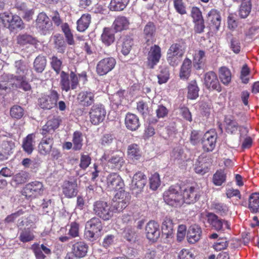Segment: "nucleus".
<instances>
[{
    "label": "nucleus",
    "mask_w": 259,
    "mask_h": 259,
    "mask_svg": "<svg viewBox=\"0 0 259 259\" xmlns=\"http://www.w3.org/2000/svg\"><path fill=\"white\" fill-rule=\"evenodd\" d=\"M205 217L207 223L212 229L216 231L223 232L227 229H231L230 223L229 221L219 218L213 212H207Z\"/></svg>",
    "instance_id": "1"
},
{
    "label": "nucleus",
    "mask_w": 259,
    "mask_h": 259,
    "mask_svg": "<svg viewBox=\"0 0 259 259\" xmlns=\"http://www.w3.org/2000/svg\"><path fill=\"white\" fill-rule=\"evenodd\" d=\"M102 222L98 218H93L88 221L85 225L84 236L86 239L93 241L98 237L102 230Z\"/></svg>",
    "instance_id": "2"
},
{
    "label": "nucleus",
    "mask_w": 259,
    "mask_h": 259,
    "mask_svg": "<svg viewBox=\"0 0 259 259\" xmlns=\"http://www.w3.org/2000/svg\"><path fill=\"white\" fill-rule=\"evenodd\" d=\"M94 211L96 215L105 221L109 220L114 213L111 205L103 201H97L94 203Z\"/></svg>",
    "instance_id": "3"
},
{
    "label": "nucleus",
    "mask_w": 259,
    "mask_h": 259,
    "mask_svg": "<svg viewBox=\"0 0 259 259\" xmlns=\"http://www.w3.org/2000/svg\"><path fill=\"white\" fill-rule=\"evenodd\" d=\"M59 95L55 90H51L48 95H44L38 99V104L44 110H50L57 105Z\"/></svg>",
    "instance_id": "4"
},
{
    "label": "nucleus",
    "mask_w": 259,
    "mask_h": 259,
    "mask_svg": "<svg viewBox=\"0 0 259 259\" xmlns=\"http://www.w3.org/2000/svg\"><path fill=\"white\" fill-rule=\"evenodd\" d=\"M107 187L109 191H113L115 194H121L124 192V183L121 177L116 173H112L107 178Z\"/></svg>",
    "instance_id": "5"
},
{
    "label": "nucleus",
    "mask_w": 259,
    "mask_h": 259,
    "mask_svg": "<svg viewBox=\"0 0 259 259\" xmlns=\"http://www.w3.org/2000/svg\"><path fill=\"white\" fill-rule=\"evenodd\" d=\"M106 114V110L102 105H94L89 112L90 121L93 124L98 125L104 120Z\"/></svg>",
    "instance_id": "6"
},
{
    "label": "nucleus",
    "mask_w": 259,
    "mask_h": 259,
    "mask_svg": "<svg viewBox=\"0 0 259 259\" xmlns=\"http://www.w3.org/2000/svg\"><path fill=\"white\" fill-rule=\"evenodd\" d=\"M37 29L44 35L47 34L52 29V23L50 18L44 12L40 13L36 20Z\"/></svg>",
    "instance_id": "7"
},
{
    "label": "nucleus",
    "mask_w": 259,
    "mask_h": 259,
    "mask_svg": "<svg viewBox=\"0 0 259 259\" xmlns=\"http://www.w3.org/2000/svg\"><path fill=\"white\" fill-rule=\"evenodd\" d=\"M16 75L11 74H4L3 78L6 77L8 79L22 80L27 73L28 66L22 60L16 61L15 62Z\"/></svg>",
    "instance_id": "8"
},
{
    "label": "nucleus",
    "mask_w": 259,
    "mask_h": 259,
    "mask_svg": "<svg viewBox=\"0 0 259 259\" xmlns=\"http://www.w3.org/2000/svg\"><path fill=\"white\" fill-rule=\"evenodd\" d=\"M218 135L213 131L207 132L201 140L202 148L206 152L212 151L215 147Z\"/></svg>",
    "instance_id": "9"
},
{
    "label": "nucleus",
    "mask_w": 259,
    "mask_h": 259,
    "mask_svg": "<svg viewBox=\"0 0 259 259\" xmlns=\"http://www.w3.org/2000/svg\"><path fill=\"white\" fill-rule=\"evenodd\" d=\"M116 64L115 60L112 57H108L100 60L97 65V72L100 75L106 74L111 71Z\"/></svg>",
    "instance_id": "10"
},
{
    "label": "nucleus",
    "mask_w": 259,
    "mask_h": 259,
    "mask_svg": "<svg viewBox=\"0 0 259 259\" xmlns=\"http://www.w3.org/2000/svg\"><path fill=\"white\" fill-rule=\"evenodd\" d=\"M130 200V195H114L110 204L114 212H119L124 209L128 204Z\"/></svg>",
    "instance_id": "11"
},
{
    "label": "nucleus",
    "mask_w": 259,
    "mask_h": 259,
    "mask_svg": "<svg viewBox=\"0 0 259 259\" xmlns=\"http://www.w3.org/2000/svg\"><path fill=\"white\" fill-rule=\"evenodd\" d=\"M204 84L208 90H215L218 92L222 91L221 84L217 74L213 71H209L204 75Z\"/></svg>",
    "instance_id": "12"
},
{
    "label": "nucleus",
    "mask_w": 259,
    "mask_h": 259,
    "mask_svg": "<svg viewBox=\"0 0 259 259\" xmlns=\"http://www.w3.org/2000/svg\"><path fill=\"white\" fill-rule=\"evenodd\" d=\"M66 230L68 231L65 236L59 237V240L62 242H66L70 239L79 237V225L78 223L73 222H71L66 227Z\"/></svg>",
    "instance_id": "13"
},
{
    "label": "nucleus",
    "mask_w": 259,
    "mask_h": 259,
    "mask_svg": "<svg viewBox=\"0 0 259 259\" xmlns=\"http://www.w3.org/2000/svg\"><path fill=\"white\" fill-rule=\"evenodd\" d=\"M4 23L7 21L9 23V26L12 29H22L24 28V24L21 18L17 16H10L9 14L4 13L0 17Z\"/></svg>",
    "instance_id": "14"
},
{
    "label": "nucleus",
    "mask_w": 259,
    "mask_h": 259,
    "mask_svg": "<svg viewBox=\"0 0 259 259\" xmlns=\"http://www.w3.org/2000/svg\"><path fill=\"white\" fill-rule=\"evenodd\" d=\"M38 144V151L40 154L46 155L49 154L54 144V138L52 135H44Z\"/></svg>",
    "instance_id": "15"
},
{
    "label": "nucleus",
    "mask_w": 259,
    "mask_h": 259,
    "mask_svg": "<svg viewBox=\"0 0 259 259\" xmlns=\"http://www.w3.org/2000/svg\"><path fill=\"white\" fill-rule=\"evenodd\" d=\"M95 95L94 91L83 90L78 94L77 100L80 105L83 107H89L94 103Z\"/></svg>",
    "instance_id": "16"
},
{
    "label": "nucleus",
    "mask_w": 259,
    "mask_h": 259,
    "mask_svg": "<svg viewBox=\"0 0 259 259\" xmlns=\"http://www.w3.org/2000/svg\"><path fill=\"white\" fill-rule=\"evenodd\" d=\"M146 233L149 240L156 241L160 234L159 224L154 221H149L146 226Z\"/></svg>",
    "instance_id": "17"
},
{
    "label": "nucleus",
    "mask_w": 259,
    "mask_h": 259,
    "mask_svg": "<svg viewBox=\"0 0 259 259\" xmlns=\"http://www.w3.org/2000/svg\"><path fill=\"white\" fill-rule=\"evenodd\" d=\"M147 183V177L142 172L138 171L133 176L131 188L132 190H137V193L141 192Z\"/></svg>",
    "instance_id": "18"
},
{
    "label": "nucleus",
    "mask_w": 259,
    "mask_h": 259,
    "mask_svg": "<svg viewBox=\"0 0 259 259\" xmlns=\"http://www.w3.org/2000/svg\"><path fill=\"white\" fill-rule=\"evenodd\" d=\"M163 195V199L165 202L169 205L175 207H179L184 203L187 204L193 203L195 201V199L193 197V199L191 201L187 199H183V195Z\"/></svg>",
    "instance_id": "19"
},
{
    "label": "nucleus",
    "mask_w": 259,
    "mask_h": 259,
    "mask_svg": "<svg viewBox=\"0 0 259 259\" xmlns=\"http://www.w3.org/2000/svg\"><path fill=\"white\" fill-rule=\"evenodd\" d=\"M161 56V49L158 46L155 45L151 47L147 57L148 65L151 68L159 62Z\"/></svg>",
    "instance_id": "20"
},
{
    "label": "nucleus",
    "mask_w": 259,
    "mask_h": 259,
    "mask_svg": "<svg viewBox=\"0 0 259 259\" xmlns=\"http://www.w3.org/2000/svg\"><path fill=\"white\" fill-rule=\"evenodd\" d=\"M61 120L59 117H53L50 119L41 130V134L50 135L53 137L54 133L59 126Z\"/></svg>",
    "instance_id": "21"
},
{
    "label": "nucleus",
    "mask_w": 259,
    "mask_h": 259,
    "mask_svg": "<svg viewBox=\"0 0 259 259\" xmlns=\"http://www.w3.org/2000/svg\"><path fill=\"white\" fill-rule=\"evenodd\" d=\"M15 147V143L12 141H4L0 147V160L8 159L13 153Z\"/></svg>",
    "instance_id": "22"
},
{
    "label": "nucleus",
    "mask_w": 259,
    "mask_h": 259,
    "mask_svg": "<svg viewBox=\"0 0 259 259\" xmlns=\"http://www.w3.org/2000/svg\"><path fill=\"white\" fill-rule=\"evenodd\" d=\"M31 249L32 250L36 259H45L46 257L45 254L49 255L51 254V250L44 244L40 245L38 243H35L31 245Z\"/></svg>",
    "instance_id": "23"
},
{
    "label": "nucleus",
    "mask_w": 259,
    "mask_h": 259,
    "mask_svg": "<svg viewBox=\"0 0 259 259\" xmlns=\"http://www.w3.org/2000/svg\"><path fill=\"white\" fill-rule=\"evenodd\" d=\"M16 8L19 11V14L25 20L29 21L32 19L34 14L33 9L28 8L24 3L17 2Z\"/></svg>",
    "instance_id": "24"
},
{
    "label": "nucleus",
    "mask_w": 259,
    "mask_h": 259,
    "mask_svg": "<svg viewBox=\"0 0 259 259\" xmlns=\"http://www.w3.org/2000/svg\"><path fill=\"white\" fill-rule=\"evenodd\" d=\"M124 121L126 127L132 131H136L140 126L139 118L135 114L127 113Z\"/></svg>",
    "instance_id": "25"
},
{
    "label": "nucleus",
    "mask_w": 259,
    "mask_h": 259,
    "mask_svg": "<svg viewBox=\"0 0 259 259\" xmlns=\"http://www.w3.org/2000/svg\"><path fill=\"white\" fill-rule=\"evenodd\" d=\"M202 231L201 228L196 225L191 226L187 233V237L188 241L194 244L197 242L201 238Z\"/></svg>",
    "instance_id": "26"
},
{
    "label": "nucleus",
    "mask_w": 259,
    "mask_h": 259,
    "mask_svg": "<svg viewBox=\"0 0 259 259\" xmlns=\"http://www.w3.org/2000/svg\"><path fill=\"white\" fill-rule=\"evenodd\" d=\"M186 47L185 41L183 39H180L172 44L167 52L182 57L186 51Z\"/></svg>",
    "instance_id": "27"
},
{
    "label": "nucleus",
    "mask_w": 259,
    "mask_h": 259,
    "mask_svg": "<svg viewBox=\"0 0 259 259\" xmlns=\"http://www.w3.org/2000/svg\"><path fill=\"white\" fill-rule=\"evenodd\" d=\"M224 122L226 132L232 135L235 134L240 126L234 117L231 115L226 116Z\"/></svg>",
    "instance_id": "28"
},
{
    "label": "nucleus",
    "mask_w": 259,
    "mask_h": 259,
    "mask_svg": "<svg viewBox=\"0 0 259 259\" xmlns=\"http://www.w3.org/2000/svg\"><path fill=\"white\" fill-rule=\"evenodd\" d=\"M89 246L82 241L75 243L72 246V253L77 257H83L86 255Z\"/></svg>",
    "instance_id": "29"
},
{
    "label": "nucleus",
    "mask_w": 259,
    "mask_h": 259,
    "mask_svg": "<svg viewBox=\"0 0 259 259\" xmlns=\"http://www.w3.org/2000/svg\"><path fill=\"white\" fill-rule=\"evenodd\" d=\"M44 186L38 181H35L26 185L23 189V193L41 194L44 193Z\"/></svg>",
    "instance_id": "30"
},
{
    "label": "nucleus",
    "mask_w": 259,
    "mask_h": 259,
    "mask_svg": "<svg viewBox=\"0 0 259 259\" xmlns=\"http://www.w3.org/2000/svg\"><path fill=\"white\" fill-rule=\"evenodd\" d=\"M35 136L34 134L28 135L23 140L22 147L23 150L28 154L32 153L35 145L34 139Z\"/></svg>",
    "instance_id": "31"
},
{
    "label": "nucleus",
    "mask_w": 259,
    "mask_h": 259,
    "mask_svg": "<svg viewBox=\"0 0 259 259\" xmlns=\"http://www.w3.org/2000/svg\"><path fill=\"white\" fill-rule=\"evenodd\" d=\"M192 62L188 58H185L183 62L180 71V77L181 79H187L191 73Z\"/></svg>",
    "instance_id": "32"
},
{
    "label": "nucleus",
    "mask_w": 259,
    "mask_h": 259,
    "mask_svg": "<svg viewBox=\"0 0 259 259\" xmlns=\"http://www.w3.org/2000/svg\"><path fill=\"white\" fill-rule=\"evenodd\" d=\"M54 48H55L58 53H64L66 50V44L64 40V37L60 34H56L52 36Z\"/></svg>",
    "instance_id": "33"
},
{
    "label": "nucleus",
    "mask_w": 259,
    "mask_h": 259,
    "mask_svg": "<svg viewBox=\"0 0 259 259\" xmlns=\"http://www.w3.org/2000/svg\"><path fill=\"white\" fill-rule=\"evenodd\" d=\"M101 39L106 46H110L115 40L114 31L109 28H104L101 36Z\"/></svg>",
    "instance_id": "34"
},
{
    "label": "nucleus",
    "mask_w": 259,
    "mask_h": 259,
    "mask_svg": "<svg viewBox=\"0 0 259 259\" xmlns=\"http://www.w3.org/2000/svg\"><path fill=\"white\" fill-rule=\"evenodd\" d=\"M116 139L112 134H104L100 139V144L102 146L106 148H112L116 147Z\"/></svg>",
    "instance_id": "35"
},
{
    "label": "nucleus",
    "mask_w": 259,
    "mask_h": 259,
    "mask_svg": "<svg viewBox=\"0 0 259 259\" xmlns=\"http://www.w3.org/2000/svg\"><path fill=\"white\" fill-rule=\"evenodd\" d=\"M207 18L208 21H210L216 30H218L221 22V16L220 12L217 10L212 9L208 13Z\"/></svg>",
    "instance_id": "36"
},
{
    "label": "nucleus",
    "mask_w": 259,
    "mask_h": 259,
    "mask_svg": "<svg viewBox=\"0 0 259 259\" xmlns=\"http://www.w3.org/2000/svg\"><path fill=\"white\" fill-rule=\"evenodd\" d=\"M108 162L112 164L115 168L120 169L125 162L124 154L121 151H118L108 160Z\"/></svg>",
    "instance_id": "37"
},
{
    "label": "nucleus",
    "mask_w": 259,
    "mask_h": 259,
    "mask_svg": "<svg viewBox=\"0 0 259 259\" xmlns=\"http://www.w3.org/2000/svg\"><path fill=\"white\" fill-rule=\"evenodd\" d=\"M91 16L89 14H83L77 21V29L80 32L84 31L89 26Z\"/></svg>",
    "instance_id": "38"
},
{
    "label": "nucleus",
    "mask_w": 259,
    "mask_h": 259,
    "mask_svg": "<svg viewBox=\"0 0 259 259\" xmlns=\"http://www.w3.org/2000/svg\"><path fill=\"white\" fill-rule=\"evenodd\" d=\"M187 97L190 100H195L199 96V88L195 80L191 81L187 87Z\"/></svg>",
    "instance_id": "39"
},
{
    "label": "nucleus",
    "mask_w": 259,
    "mask_h": 259,
    "mask_svg": "<svg viewBox=\"0 0 259 259\" xmlns=\"http://www.w3.org/2000/svg\"><path fill=\"white\" fill-rule=\"evenodd\" d=\"M162 230L167 238L172 237L173 223L169 218L166 217L164 219L162 224Z\"/></svg>",
    "instance_id": "40"
},
{
    "label": "nucleus",
    "mask_w": 259,
    "mask_h": 259,
    "mask_svg": "<svg viewBox=\"0 0 259 259\" xmlns=\"http://www.w3.org/2000/svg\"><path fill=\"white\" fill-rule=\"evenodd\" d=\"M47 65V59L46 57L38 55L33 62V68L37 73H42Z\"/></svg>",
    "instance_id": "41"
},
{
    "label": "nucleus",
    "mask_w": 259,
    "mask_h": 259,
    "mask_svg": "<svg viewBox=\"0 0 259 259\" xmlns=\"http://www.w3.org/2000/svg\"><path fill=\"white\" fill-rule=\"evenodd\" d=\"M211 209L222 217L227 215L229 211L228 207L225 204L218 202H213Z\"/></svg>",
    "instance_id": "42"
},
{
    "label": "nucleus",
    "mask_w": 259,
    "mask_h": 259,
    "mask_svg": "<svg viewBox=\"0 0 259 259\" xmlns=\"http://www.w3.org/2000/svg\"><path fill=\"white\" fill-rule=\"evenodd\" d=\"M128 24V20L125 17L119 16L116 18L113 25L116 31H120L126 29Z\"/></svg>",
    "instance_id": "43"
},
{
    "label": "nucleus",
    "mask_w": 259,
    "mask_h": 259,
    "mask_svg": "<svg viewBox=\"0 0 259 259\" xmlns=\"http://www.w3.org/2000/svg\"><path fill=\"white\" fill-rule=\"evenodd\" d=\"M251 9V0H243L240 7L239 15L241 18H246Z\"/></svg>",
    "instance_id": "44"
},
{
    "label": "nucleus",
    "mask_w": 259,
    "mask_h": 259,
    "mask_svg": "<svg viewBox=\"0 0 259 259\" xmlns=\"http://www.w3.org/2000/svg\"><path fill=\"white\" fill-rule=\"evenodd\" d=\"M156 27L153 22H149L145 26L144 29V34L147 42L153 39L155 35Z\"/></svg>",
    "instance_id": "45"
},
{
    "label": "nucleus",
    "mask_w": 259,
    "mask_h": 259,
    "mask_svg": "<svg viewBox=\"0 0 259 259\" xmlns=\"http://www.w3.org/2000/svg\"><path fill=\"white\" fill-rule=\"evenodd\" d=\"M227 38L230 48L234 53L238 54L241 49L239 40L236 37H233L231 34H227Z\"/></svg>",
    "instance_id": "46"
},
{
    "label": "nucleus",
    "mask_w": 259,
    "mask_h": 259,
    "mask_svg": "<svg viewBox=\"0 0 259 259\" xmlns=\"http://www.w3.org/2000/svg\"><path fill=\"white\" fill-rule=\"evenodd\" d=\"M248 208L252 213H259V195H250Z\"/></svg>",
    "instance_id": "47"
},
{
    "label": "nucleus",
    "mask_w": 259,
    "mask_h": 259,
    "mask_svg": "<svg viewBox=\"0 0 259 259\" xmlns=\"http://www.w3.org/2000/svg\"><path fill=\"white\" fill-rule=\"evenodd\" d=\"M19 239L23 243L28 242L34 239V235L30 229L25 228L20 232Z\"/></svg>",
    "instance_id": "48"
},
{
    "label": "nucleus",
    "mask_w": 259,
    "mask_h": 259,
    "mask_svg": "<svg viewBox=\"0 0 259 259\" xmlns=\"http://www.w3.org/2000/svg\"><path fill=\"white\" fill-rule=\"evenodd\" d=\"M128 2L129 0H111L110 9L112 11H122L126 7Z\"/></svg>",
    "instance_id": "49"
},
{
    "label": "nucleus",
    "mask_w": 259,
    "mask_h": 259,
    "mask_svg": "<svg viewBox=\"0 0 259 259\" xmlns=\"http://www.w3.org/2000/svg\"><path fill=\"white\" fill-rule=\"evenodd\" d=\"M220 78L224 84H228L231 80V73L230 70L226 67L220 69Z\"/></svg>",
    "instance_id": "50"
},
{
    "label": "nucleus",
    "mask_w": 259,
    "mask_h": 259,
    "mask_svg": "<svg viewBox=\"0 0 259 259\" xmlns=\"http://www.w3.org/2000/svg\"><path fill=\"white\" fill-rule=\"evenodd\" d=\"M60 83L62 90L69 91L71 89L70 75L62 71L60 74Z\"/></svg>",
    "instance_id": "51"
},
{
    "label": "nucleus",
    "mask_w": 259,
    "mask_h": 259,
    "mask_svg": "<svg viewBox=\"0 0 259 259\" xmlns=\"http://www.w3.org/2000/svg\"><path fill=\"white\" fill-rule=\"evenodd\" d=\"M63 192L64 194L77 193V184L73 182H64L63 185Z\"/></svg>",
    "instance_id": "52"
},
{
    "label": "nucleus",
    "mask_w": 259,
    "mask_h": 259,
    "mask_svg": "<svg viewBox=\"0 0 259 259\" xmlns=\"http://www.w3.org/2000/svg\"><path fill=\"white\" fill-rule=\"evenodd\" d=\"M17 44L24 46L27 44H33L35 42V39L31 35L27 34H19L17 37Z\"/></svg>",
    "instance_id": "53"
},
{
    "label": "nucleus",
    "mask_w": 259,
    "mask_h": 259,
    "mask_svg": "<svg viewBox=\"0 0 259 259\" xmlns=\"http://www.w3.org/2000/svg\"><path fill=\"white\" fill-rule=\"evenodd\" d=\"M82 134L78 131H76L73 134V149L75 150H79L82 146Z\"/></svg>",
    "instance_id": "54"
},
{
    "label": "nucleus",
    "mask_w": 259,
    "mask_h": 259,
    "mask_svg": "<svg viewBox=\"0 0 259 259\" xmlns=\"http://www.w3.org/2000/svg\"><path fill=\"white\" fill-rule=\"evenodd\" d=\"M127 153L129 158L132 159L138 160L141 157L139 147L135 144L128 146Z\"/></svg>",
    "instance_id": "55"
},
{
    "label": "nucleus",
    "mask_w": 259,
    "mask_h": 259,
    "mask_svg": "<svg viewBox=\"0 0 259 259\" xmlns=\"http://www.w3.org/2000/svg\"><path fill=\"white\" fill-rule=\"evenodd\" d=\"M133 45V39L130 37H125L123 38L121 52L124 56L127 55L131 50L132 46Z\"/></svg>",
    "instance_id": "56"
},
{
    "label": "nucleus",
    "mask_w": 259,
    "mask_h": 259,
    "mask_svg": "<svg viewBox=\"0 0 259 259\" xmlns=\"http://www.w3.org/2000/svg\"><path fill=\"white\" fill-rule=\"evenodd\" d=\"M24 114V109L19 105H14L10 109V115L12 118L20 119Z\"/></svg>",
    "instance_id": "57"
},
{
    "label": "nucleus",
    "mask_w": 259,
    "mask_h": 259,
    "mask_svg": "<svg viewBox=\"0 0 259 259\" xmlns=\"http://www.w3.org/2000/svg\"><path fill=\"white\" fill-rule=\"evenodd\" d=\"M62 30L64 33L67 42L69 45H72L74 44L73 35L67 23H64L61 26Z\"/></svg>",
    "instance_id": "58"
},
{
    "label": "nucleus",
    "mask_w": 259,
    "mask_h": 259,
    "mask_svg": "<svg viewBox=\"0 0 259 259\" xmlns=\"http://www.w3.org/2000/svg\"><path fill=\"white\" fill-rule=\"evenodd\" d=\"M51 65L52 68L56 72L59 74L61 70L62 62L57 57L55 56H52L51 58Z\"/></svg>",
    "instance_id": "59"
},
{
    "label": "nucleus",
    "mask_w": 259,
    "mask_h": 259,
    "mask_svg": "<svg viewBox=\"0 0 259 259\" xmlns=\"http://www.w3.org/2000/svg\"><path fill=\"white\" fill-rule=\"evenodd\" d=\"M226 180V175L224 171H217L213 175V183L217 186H221Z\"/></svg>",
    "instance_id": "60"
},
{
    "label": "nucleus",
    "mask_w": 259,
    "mask_h": 259,
    "mask_svg": "<svg viewBox=\"0 0 259 259\" xmlns=\"http://www.w3.org/2000/svg\"><path fill=\"white\" fill-rule=\"evenodd\" d=\"M160 184L159 175L155 173L150 178V187L153 190H156Z\"/></svg>",
    "instance_id": "61"
},
{
    "label": "nucleus",
    "mask_w": 259,
    "mask_h": 259,
    "mask_svg": "<svg viewBox=\"0 0 259 259\" xmlns=\"http://www.w3.org/2000/svg\"><path fill=\"white\" fill-rule=\"evenodd\" d=\"M205 52L203 51L200 50L194 56V61L197 64L198 66L196 67L197 69L201 68V65L202 64L204 61Z\"/></svg>",
    "instance_id": "62"
},
{
    "label": "nucleus",
    "mask_w": 259,
    "mask_h": 259,
    "mask_svg": "<svg viewBox=\"0 0 259 259\" xmlns=\"http://www.w3.org/2000/svg\"><path fill=\"white\" fill-rule=\"evenodd\" d=\"M137 109L144 117L146 116L149 114V111L148 105L142 101L137 103Z\"/></svg>",
    "instance_id": "63"
},
{
    "label": "nucleus",
    "mask_w": 259,
    "mask_h": 259,
    "mask_svg": "<svg viewBox=\"0 0 259 259\" xmlns=\"http://www.w3.org/2000/svg\"><path fill=\"white\" fill-rule=\"evenodd\" d=\"M228 243L226 238L219 239L213 245V248L217 251H220L225 249L228 246Z\"/></svg>",
    "instance_id": "64"
}]
</instances>
